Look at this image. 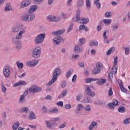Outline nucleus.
Masks as SVG:
<instances>
[{
    "mask_svg": "<svg viewBox=\"0 0 130 130\" xmlns=\"http://www.w3.org/2000/svg\"><path fill=\"white\" fill-rule=\"evenodd\" d=\"M74 27V24H71L69 25L67 32L68 33H69V32H71V31H72V30H73V28Z\"/></svg>",
    "mask_w": 130,
    "mask_h": 130,
    "instance_id": "59",
    "label": "nucleus"
},
{
    "mask_svg": "<svg viewBox=\"0 0 130 130\" xmlns=\"http://www.w3.org/2000/svg\"><path fill=\"white\" fill-rule=\"evenodd\" d=\"M39 62V60L34 59L26 61L25 63V64L27 67H36V66L38 64Z\"/></svg>",
    "mask_w": 130,
    "mask_h": 130,
    "instance_id": "10",
    "label": "nucleus"
},
{
    "mask_svg": "<svg viewBox=\"0 0 130 130\" xmlns=\"http://www.w3.org/2000/svg\"><path fill=\"white\" fill-rule=\"evenodd\" d=\"M25 97L26 96H24L22 94L20 95L18 101L19 104H23V103H25V102H26V98Z\"/></svg>",
    "mask_w": 130,
    "mask_h": 130,
    "instance_id": "25",
    "label": "nucleus"
},
{
    "mask_svg": "<svg viewBox=\"0 0 130 130\" xmlns=\"http://www.w3.org/2000/svg\"><path fill=\"white\" fill-rule=\"evenodd\" d=\"M129 47H123V49L125 50V54L128 55L129 54Z\"/></svg>",
    "mask_w": 130,
    "mask_h": 130,
    "instance_id": "50",
    "label": "nucleus"
},
{
    "mask_svg": "<svg viewBox=\"0 0 130 130\" xmlns=\"http://www.w3.org/2000/svg\"><path fill=\"white\" fill-rule=\"evenodd\" d=\"M42 91V88L36 85H32L28 88V92L30 93H39V92H41Z\"/></svg>",
    "mask_w": 130,
    "mask_h": 130,
    "instance_id": "7",
    "label": "nucleus"
},
{
    "mask_svg": "<svg viewBox=\"0 0 130 130\" xmlns=\"http://www.w3.org/2000/svg\"><path fill=\"white\" fill-rule=\"evenodd\" d=\"M112 104L114 106H118L119 104L118 103H119V102H118V101H117V100H114L112 102Z\"/></svg>",
    "mask_w": 130,
    "mask_h": 130,
    "instance_id": "55",
    "label": "nucleus"
},
{
    "mask_svg": "<svg viewBox=\"0 0 130 130\" xmlns=\"http://www.w3.org/2000/svg\"><path fill=\"white\" fill-rule=\"evenodd\" d=\"M95 68L100 71H102L103 70V64L100 62H98L96 63Z\"/></svg>",
    "mask_w": 130,
    "mask_h": 130,
    "instance_id": "31",
    "label": "nucleus"
},
{
    "mask_svg": "<svg viewBox=\"0 0 130 130\" xmlns=\"http://www.w3.org/2000/svg\"><path fill=\"white\" fill-rule=\"evenodd\" d=\"M86 42V40L85 38H80L78 40V43H79L80 45H83V44H85Z\"/></svg>",
    "mask_w": 130,
    "mask_h": 130,
    "instance_id": "47",
    "label": "nucleus"
},
{
    "mask_svg": "<svg viewBox=\"0 0 130 130\" xmlns=\"http://www.w3.org/2000/svg\"><path fill=\"white\" fill-rule=\"evenodd\" d=\"M60 16L61 18L63 19V20H67V19H68V18H70V15H69V13L66 12L61 13Z\"/></svg>",
    "mask_w": 130,
    "mask_h": 130,
    "instance_id": "24",
    "label": "nucleus"
},
{
    "mask_svg": "<svg viewBox=\"0 0 130 130\" xmlns=\"http://www.w3.org/2000/svg\"><path fill=\"white\" fill-rule=\"evenodd\" d=\"M95 82L96 81V84L98 86H102L105 83H106V79L102 78H95Z\"/></svg>",
    "mask_w": 130,
    "mask_h": 130,
    "instance_id": "13",
    "label": "nucleus"
},
{
    "mask_svg": "<svg viewBox=\"0 0 130 130\" xmlns=\"http://www.w3.org/2000/svg\"><path fill=\"white\" fill-rule=\"evenodd\" d=\"M67 126V122L62 123L59 126V128H64Z\"/></svg>",
    "mask_w": 130,
    "mask_h": 130,
    "instance_id": "61",
    "label": "nucleus"
},
{
    "mask_svg": "<svg viewBox=\"0 0 130 130\" xmlns=\"http://www.w3.org/2000/svg\"><path fill=\"white\" fill-rule=\"evenodd\" d=\"M118 110L119 112H120V113H124V112H125V107L121 106L118 108Z\"/></svg>",
    "mask_w": 130,
    "mask_h": 130,
    "instance_id": "42",
    "label": "nucleus"
},
{
    "mask_svg": "<svg viewBox=\"0 0 130 130\" xmlns=\"http://www.w3.org/2000/svg\"><path fill=\"white\" fill-rule=\"evenodd\" d=\"M117 69H118L117 66L113 65L112 70V73H113L114 74H116V73H117Z\"/></svg>",
    "mask_w": 130,
    "mask_h": 130,
    "instance_id": "49",
    "label": "nucleus"
},
{
    "mask_svg": "<svg viewBox=\"0 0 130 130\" xmlns=\"http://www.w3.org/2000/svg\"><path fill=\"white\" fill-rule=\"evenodd\" d=\"M66 86H67V81L66 80H63L61 83V88H66Z\"/></svg>",
    "mask_w": 130,
    "mask_h": 130,
    "instance_id": "60",
    "label": "nucleus"
},
{
    "mask_svg": "<svg viewBox=\"0 0 130 130\" xmlns=\"http://www.w3.org/2000/svg\"><path fill=\"white\" fill-rule=\"evenodd\" d=\"M82 98H83V94H79L76 97V100H77V101H81V99H82Z\"/></svg>",
    "mask_w": 130,
    "mask_h": 130,
    "instance_id": "62",
    "label": "nucleus"
},
{
    "mask_svg": "<svg viewBox=\"0 0 130 130\" xmlns=\"http://www.w3.org/2000/svg\"><path fill=\"white\" fill-rule=\"evenodd\" d=\"M61 70L59 68H56L52 73L53 77L52 79L46 84L47 87H50L52 84H54L57 81V77L60 76Z\"/></svg>",
    "mask_w": 130,
    "mask_h": 130,
    "instance_id": "2",
    "label": "nucleus"
},
{
    "mask_svg": "<svg viewBox=\"0 0 130 130\" xmlns=\"http://www.w3.org/2000/svg\"><path fill=\"white\" fill-rule=\"evenodd\" d=\"M111 22H112L111 19H105L103 20V22L106 26H109L111 24Z\"/></svg>",
    "mask_w": 130,
    "mask_h": 130,
    "instance_id": "27",
    "label": "nucleus"
},
{
    "mask_svg": "<svg viewBox=\"0 0 130 130\" xmlns=\"http://www.w3.org/2000/svg\"><path fill=\"white\" fill-rule=\"evenodd\" d=\"M31 0H23L20 3L19 8L22 10L25 8H28L31 5Z\"/></svg>",
    "mask_w": 130,
    "mask_h": 130,
    "instance_id": "9",
    "label": "nucleus"
},
{
    "mask_svg": "<svg viewBox=\"0 0 130 130\" xmlns=\"http://www.w3.org/2000/svg\"><path fill=\"white\" fill-rule=\"evenodd\" d=\"M94 4L96 7L97 9H100L101 8V3H100V0H94Z\"/></svg>",
    "mask_w": 130,
    "mask_h": 130,
    "instance_id": "36",
    "label": "nucleus"
},
{
    "mask_svg": "<svg viewBox=\"0 0 130 130\" xmlns=\"http://www.w3.org/2000/svg\"><path fill=\"white\" fill-rule=\"evenodd\" d=\"M98 41H91L89 43V45L90 46H98Z\"/></svg>",
    "mask_w": 130,
    "mask_h": 130,
    "instance_id": "37",
    "label": "nucleus"
},
{
    "mask_svg": "<svg viewBox=\"0 0 130 130\" xmlns=\"http://www.w3.org/2000/svg\"><path fill=\"white\" fill-rule=\"evenodd\" d=\"M13 10V8L10 4H7L5 8V12H10Z\"/></svg>",
    "mask_w": 130,
    "mask_h": 130,
    "instance_id": "30",
    "label": "nucleus"
},
{
    "mask_svg": "<svg viewBox=\"0 0 130 130\" xmlns=\"http://www.w3.org/2000/svg\"><path fill=\"white\" fill-rule=\"evenodd\" d=\"M84 109L86 112L90 113L92 111V107L90 105H86L85 106H84Z\"/></svg>",
    "mask_w": 130,
    "mask_h": 130,
    "instance_id": "26",
    "label": "nucleus"
},
{
    "mask_svg": "<svg viewBox=\"0 0 130 130\" xmlns=\"http://www.w3.org/2000/svg\"><path fill=\"white\" fill-rule=\"evenodd\" d=\"M37 10H38V6H37V5H34L31 6L29 7L28 12L29 14H34L33 13H35V12H36Z\"/></svg>",
    "mask_w": 130,
    "mask_h": 130,
    "instance_id": "12",
    "label": "nucleus"
},
{
    "mask_svg": "<svg viewBox=\"0 0 130 130\" xmlns=\"http://www.w3.org/2000/svg\"><path fill=\"white\" fill-rule=\"evenodd\" d=\"M36 115L33 112H30L28 117H27V119L29 120H34V119H36Z\"/></svg>",
    "mask_w": 130,
    "mask_h": 130,
    "instance_id": "21",
    "label": "nucleus"
},
{
    "mask_svg": "<svg viewBox=\"0 0 130 130\" xmlns=\"http://www.w3.org/2000/svg\"><path fill=\"white\" fill-rule=\"evenodd\" d=\"M11 67L10 65L7 64L3 69V74L6 77V78H9L10 75H11Z\"/></svg>",
    "mask_w": 130,
    "mask_h": 130,
    "instance_id": "8",
    "label": "nucleus"
},
{
    "mask_svg": "<svg viewBox=\"0 0 130 130\" xmlns=\"http://www.w3.org/2000/svg\"><path fill=\"white\" fill-rule=\"evenodd\" d=\"M51 121L52 122H55V121H60V118H59V117L52 118L51 119Z\"/></svg>",
    "mask_w": 130,
    "mask_h": 130,
    "instance_id": "53",
    "label": "nucleus"
},
{
    "mask_svg": "<svg viewBox=\"0 0 130 130\" xmlns=\"http://www.w3.org/2000/svg\"><path fill=\"white\" fill-rule=\"evenodd\" d=\"M26 85H27V82L23 80H20L14 84L13 87L16 88V87H19V86H26Z\"/></svg>",
    "mask_w": 130,
    "mask_h": 130,
    "instance_id": "14",
    "label": "nucleus"
},
{
    "mask_svg": "<svg viewBox=\"0 0 130 130\" xmlns=\"http://www.w3.org/2000/svg\"><path fill=\"white\" fill-rule=\"evenodd\" d=\"M73 69H70L69 70L67 71V72L66 73V78H70L73 74Z\"/></svg>",
    "mask_w": 130,
    "mask_h": 130,
    "instance_id": "34",
    "label": "nucleus"
},
{
    "mask_svg": "<svg viewBox=\"0 0 130 130\" xmlns=\"http://www.w3.org/2000/svg\"><path fill=\"white\" fill-rule=\"evenodd\" d=\"M98 126V123H97V122L93 121L88 126V130L95 129V128H97Z\"/></svg>",
    "mask_w": 130,
    "mask_h": 130,
    "instance_id": "16",
    "label": "nucleus"
},
{
    "mask_svg": "<svg viewBox=\"0 0 130 130\" xmlns=\"http://www.w3.org/2000/svg\"><path fill=\"white\" fill-rule=\"evenodd\" d=\"M19 112L20 113H28L29 112V108L27 107H22L18 110Z\"/></svg>",
    "mask_w": 130,
    "mask_h": 130,
    "instance_id": "20",
    "label": "nucleus"
},
{
    "mask_svg": "<svg viewBox=\"0 0 130 130\" xmlns=\"http://www.w3.org/2000/svg\"><path fill=\"white\" fill-rule=\"evenodd\" d=\"M77 5L78 8H82V7H84V0H78Z\"/></svg>",
    "mask_w": 130,
    "mask_h": 130,
    "instance_id": "32",
    "label": "nucleus"
},
{
    "mask_svg": "<svg viewBox=\"0 0 130 130\" xmlns=\"http://www.w3.org/2000/svg\"><path fill=\"white\" fill-rule=\"evenodd\" d=\"M42 52L41 47L37 46L33 49L31 55L34 58H39L41 56Z\"/></svg>",
    "mask_w": 130,
    "mask_h": 130,
    "instance_id": "4",
    "label": "nucleus"
},
{
    "mask_svg": "<svg viewBox=\"0 0 130 130\" xmlns=\"http://www.w3.org/2000/svg\"><path fill=\"white\" fill-rule=\"evenodd\" d=\"M16 64L17 66L18 69H21L24 68V63H23V62H20L19 61H17Z\"/></svg>",
    "mask_w": 130,
    "mask_h": 130,
    "instance_id": "44",
    "label": "nucleus"
},
{
    "mask_svg": "<svg viewBox=\"0 0 130 130\" xmlns=\"http://www.w3.org/2000/svg\"><path fill=\"white\" fill-rule=\"evenodd\" d=\"M82 103H84V104H86L87 103L88 104L93 103V100H92V99H90L88 96H86L82 100Z\"/></svg>",
    "mask_w": 130,
    "mask_h": 130,
    "instance_id": "18",
    "label": "nucleus"
},
{
    "mask_svg": "<svg viewBox=\"0 0 130 130\" xmlns=\"http://www.w3.org/2000/svg\"><path fill=\"white\" fill-rule=\"evenodd\" d=\"M1 87L3 93H5L6 92H7V87H5L3 84L1 85Z\"/></svg>",
    "mask_w": 130,
    "mask_h": 130,
    "instance_id": "64",
    "label": "nucleus"
},
{
    "mask_svg": "<svg viewBox=\"0 0 130 130\" xmlns=\"http://www.w3.org/2000/svg\"><path fill=\"white\" fill-rule=\"evenodd\" d=\"M19 40H20V39L18 38L17 37H15V38H13L12 39V42L13 44H16L17 43H18V42H19L20 41H19Z\"/></svg>",
    "mask_w": 130,
    "mask_h": 130,
    "instance_id": "46",
    "label": "nucleus"
},
{
    "mask_svg": "<svg viewBox=\"0 0 130 130\" xmlns=\"http://www.w3.org/2000/svg\"><path fill=\"white\" fill-rule=\"evenodd\" d=\"M61 42V37L57 36L53 38L52 39V43L55 46L58 45Z\"/></svg>",
    "mask_w": 130,
    "mask_h": 130,
    "instance_id": "11",
    "label": "nucleus"
},
{
    "mask_svg": "<svg viewBox=\"0 0 130 130\" xmlns=\"http://www.w3.org/2000/svg\"><path fill=\"white\" fill-rule=\"evenodd\" d=\"M54 15H50L47 16V20L49 21V22H54Z\"/></svg>",
    "mask_w": 130,
    "mask_h": 130,
    "instance_id": "40",
    "label": "nucleus"
},
{
    "mask_svg": "<svg viewBox=\"0 0 130 130\" xmlns=\"http://www.w3.org/2000/svg\"><path fill=\"white\" fill-rule=\"evenodd\" d=\"M114 61H113V66H117V62L118 61V58L117 56L114 57L113 58Z\"/></svg>",
    "mask_w": 130,
    "mask_h": 130,
    "instance_id": "52",
    "label": "nucleus"
},
{
    "mask_svg": "<svg viewBox=\"0 0 130 130\" xmlns=\"http://www.w3.org/2000/svg\"><path fill=\"white\" fill-rule=\"evenodd\" d=\"M114 51H115V49L114 47H112L107 51L106 54L107 55H110V54H111V53H113Z\"/></svg>",
    "mask_w": 130,
    "mask_h": 130,
    "instance_id": "39",
    "label": "nucleus"
},
{
    "mask_svg": "<svg viewBox=\"0 0 130 130\" xmlns=\"http://www.w3.org/2000/svg\"><path fill=\"white\" fill-rule=\"evenodd\" d=\"M85 31V32H88L89 31V29L88 27H86V25L84 24H82L79 26V32H83V31Z\"/></svg>",
    "mask_w": 130,
    "mask_h": 130,
    "instance_id": "19",
    "label": "nucleus"
},
{
    "mask_svg": "<svg viewBox=\"0 0 130 130\" xmlns=\"http://www.w3.org/2000/svg\"><path fill=\"white\" fill-rule=\"evenodd\" d=\"M45 124L47 128H51V122L50 121L47 120L45 121Z\"/></svg>",
    "mask_w": 130,
    "mask_h": 130,
    "instance_id": "51",
    "label": "nucleus"
},
{
    "mask_svg": "<svg viewBox=\"0 0 130 130\" xmlns=\"http://www.w3.org/2000/svg\"><path fill=\"white\" fill-rule=\"evenodd\" d=\"M73 50L75 53H80V52H83V49L79 45H76L74 47Z\"/></svg>",
    "mask_w": 130,
    "mask_h": 130,
    "instance_id": "17",
    "label": "nucleus"
},
{
    "mask_svg": "<svg viewBox=\"0 0 130 130\" xmlns=\"http://www.w3.org/2000/svg\"><path fill=\"white\" fill-rule=\"evenodd\" d=\"M105 17L106 18H111V12H107L105 14Z\"/></svg>",
    "mask_w": 130,
    "mask_h": 130,
    "instance_id": "57",
    "label": "nucleus"
},
{
    "mask_svg": "<svg viewBox=\"0 0 130 130\" xmlns=\"http://www.w3.org/2000/svg\"><path fill=\"white\" fill-rule=\"evenodd\" d=\"M61 18L59 15H54V22H60Z\"/></svg>",
    "mask_w": 130,
    "mask_h": 130,
    "instance_id": "38",
    "label": "nucleus"
},
{
    "mask_svg": "<svg viewBox=\"0 0 130 130\" xmlns=\"http://www.w3.org/2000/svg\"><path fill=\"white\" fill-rule=\"evenodd\" d=\"M93 85H86L85 89V93L87 96H90L91 97H94L95 96V92L92 91L93 89Z\"/></svg>",
    "mask_w": 130,
    "mask_h": 130,
    "instance_id": "6",
    "label": "nucleus"
},
{
    "mask_svg": "<svg viewBox=\"0 0 130 130\" xmlns=\"http://www.w3.org/2000/svg\"><path fill=\"white\" fill-rule=\"evenodd\" d=\"M19 125H20V122H15L13 125V127H12L13 129V130L18 129V128L19 127Z\"/></svg>",
    "mask_w": 130,
    "mask_h": 130,
    "instance_id": "43",
    "label": "nucleus"
},
{
    "mask_svg": "<svg viewBox=\"0 0 130 130\" xmlns=\"http://www.w3.org/2000/svg\"><path fill=\"white\" fill-rule=\"evenodd\" d=\"M91 0H85L86 7L88 10H90L92 7V5L91 4Z\"/></svg>",
    "mask_w": 130,
    "mask_h": 130,
    "instance_id": "29",
    "label": "nucleus"
},
{
    "mask_svg": "<svg viewBox=\"0 0 130 130\" xmlns=\"http://www.w3.org/2000/svg\"><path fill=\"white\" fill-rule=\"evenodd\" d=\"M49 112H50V113L56 114V113H58V109H57V108H54L53 109L49 110Z\"/></svg>",
    "mask_w": 130,
    "mask_h": 130,
    "instance_id": "35",
    "label": "nucleus"
},
{
    "mask_svg": "<svg viewBox=\"0 0 130 130\" xmlns=\"http://www.w3.org/2000/svg\"><path fill=\"white\" fill-rule=\"evenodd\" d=\"M101 72V70H100L98 69V68H96V67H95L92 71V74L93 75H97V74L100 73Z\"/></svg>",
    "mask_w": 130,
    "mask_h": 130,
    "instance_id": "45",
    "label": "nucleus"
},
{
    "mask_svg": "<svg viewBox=\"0 0 130 130\" xmlns=\"http://www.w3.org/2000/svg\"><path fill=\"white\" fill-rule=\"evenodd\" d=\"M84 108H85V106L83 105V104H78L77 105L75 111V113L76 114L79 113L80 111L84 109Z\"/></svg>",
    "mask_w": 130,
    "mask_h": 130,
    "instance_id": "15",
    "label": "nucleus"
},
{
    "mask_svg": "<svg viewBox=\"0 0 130 130\" xmlns=\"http://www.w3.org/2000/svg\"><path fill=\"white\" fill-rule=\"evenodd\" d=\"M12 30L13 33H17L15 37L19 39H22L23 36L27 31V28L23 25H15Z\"/></svg>",
    "mask_w": 130,
    "mask_h": 130,
    "instance_id": "1",
    "label": "nucleus"
},
{
    "mask_svg": "<svg viewBox=\"0 0 130 130\" xmlns=\"http://www.w3.org/2000/svg\"><path fill=\"white\" fill-rule=\"evenodd\" d=\"M108 106L110 109H111L112 110H113L115 108V106L113 105L112 103H110L108 104Z\"/></svg>",
    "mask_w": 130,
    "mask_h": 130,
    "instance_id": "56",
    "label": "nucleus"
},
{
    "mask_svg": "<svg viewBox=\"0 0 130 130\" xmlns=\"http://www.w3.org/2000/svg\"><path fill=\"white\" fill-rule=\"evenodd\" d=\"M95 78H87L85 79V83L86 84H89L92 82H95Z\"/></svg>",
    "mask_w": 130,
    "mask_h": 130,
    "instance_id": "33",
    "label": "nucleus"
},
{
    "mask_svg": "<svg viewBox=\"0 0 130 130\" xmlns=\"http://www.w3.org/2000/svg\"><path fill=\"white\" fill-rule=\"evenodd\" d=\"M107 32H106V31H105L103 32V36L104 37V43H106L107 44H108L110 43V41L108 40V38H107Z\"/></svg>",
    "mask_w": 130,
    "mask_h": 130,
    "instance_id": "22",
    "label": "nucleus"
},
{
    "mask_svg": "<svg viewBox=\"0 0 130 130\" xmlns=\"http://www.w3.org/2000/svg\"><path fill=\"white\" fill-rule=\"evenodd\" d=\"M80 20H81V18L76 15L75 16H73L72 18V21H73V22H75L76 23H80Z\"/></svg>",
    "mask_w": 130,
    "mask_h": 130,
    "instance_id": "28",
    "label": "nucleus"
},
{
    "mask_svg": "<svg viewBox=\"0 0 130 130\" xmlns=\"http://www.w3.org/2000/svg\"><path fill=\"white\" fill-rule=\"evenodd\" d=\"M14 45H15L17 49H18L19 50L22 49V45L21 44L20 42H18L17 43L14 44Z\"/></svg>",
    "mask_w": 130,
    "mask_h": 130,
    "instance_id": "48",
    "label": "nucleus"
},
{
    "mask_svg": "<svg viewBox=\"0 0 130 130\" xmlns=\"http://www.w3.org/2000/svg\"><path fill=\"white\" fill-rule=\"evenodd\" d=\"M42 110L44 113H46V112H47V108H46L45 106H43L42 107Z\"/></svg>",
    "mask_w": 130,
    "mask_h": 130,
    "instance_id": "63",
    "label": "nucleus"
},
{
    "mask_svg": "<svg viewBox=\"0 0 130 130\" xmlns=\"http://www.w3.org/2000/svg\"><path fill=\"white\" fill-rule=\"evenodd\" d=\"M73 59H79L80 58V55L79 54H73L72 55Z\"/></svg>",
    "mask_w": 130,
    "mask_h": 130,
    "instance_id": "58",
    "label": "nucleus"
},
{
    "mask_svg": "<svg viewBox=\"0 0 130 130\" xmlns=\"http://www.w3.org/2000/svg\"><path fill=\"white\" fill-rule=\"evenodd\" d=\"M45 33H42L39 34L37 37L35 39V43L36 44H42L44 41L45 39Z\"/></svg>",
    "mask_w": 130,
    "mask_h": 130,
    "instance_id": "5",
    "label": "nucleus"
},
{
    "mask_svg": "<svg viewBox=\"0 0 130 130\" xmlns=\"http://www.w3.org/2000/svg\"><path fill=\"white\" fill-rule=\"evenodd\" d=\"M124 124H130V117L126 118L123 121Z\"/></svg>",
    "mask_w": 130,
    "mask_h": 130,
    "instance_id": "54",
    "label": "nucleus"
},
{
    "mask_svg": "<svg viewBox=\"0 0 130 130\" xmlns=\"http://www.w3.org/2000/svg\"><path fill=\"white\" fill-rule=\"evenodd\" d=\"M62 33V30H58L56 31H53L52 32V35H53V36H58V35H60V34H61Z\"/></svg>",
    "mask_w": 130,
    "mask_h": 130,
    "instance_id": "41",
    "label": "nucleus"
},
{
    "mask_svg": "<svg viewBox=\"0 0 130 130\" xmlns=\"http://www.w3.org/2000/svg\"><path fill=\"white\" fill-rule=\"evenodd\" d=\"M35 19V14L29 13V12L26 13L20 17V20L23 22H31Z\"/></svg>",
    "mask_w": 130,
    "mask_h": 130,
    "instance_id": "3",
    "label": "nucleus"
},
{
    "mask_svg": "<svg viewBox=\"0 0 130 130\" xmlns=\"http://www.w3.org/2000/svg\"><path fill=\"white\" fill-rule=\"evenodd\" d=\"M90 22V20L88 18H80V23H82V24H88Z\"/></svg>",
    "mask_w": 130,
    "mask_h": 130,
    "instance_id": "23",
    "label": "nucleus"
}]
</instances>
